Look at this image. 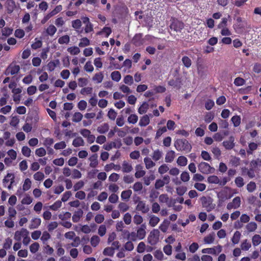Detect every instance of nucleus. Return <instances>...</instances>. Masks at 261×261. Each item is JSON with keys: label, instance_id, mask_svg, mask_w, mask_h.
I'll return each mask as SVG.
<instances>
[{"label": "nucleus", "instance_id": "ea45409f", "mask_svg": "<svg viewBox=\"0 0 261 261\" xmlns=\"http://www.w3.org/2000/svg\"><path fill=\"white\" fill-rule=\"evenodd\" d=\"M234 182L238 188H242L245 184L244 179L241 176L237 177L234 180Z\"/></svg>", "mask_w": 261, "mask_h": 261}, {"label": "nucleus", "instance_id": "13d9d810", "mask_svg": "<svg viewBox=\"0 0 261 261\" xmlns=\"http://www.w3.org/2000/svg\"><path fill=\"white\" fill-rule=\"evenodd\" d=\"M44 174L40 171L37 172L34 174V178L36 180L41 181L44 179Z\"/></svg>", "mask_w": 261, "mask_h": 261}, {"label": "nucleus", "instance_id": "2eb2a0df", "mask_svg": "<svg viewBox=\"0 0 261 261\" xmlns=\"http://www.w3.org/2000/svg\"><path fill=\"white\" fill-rule=\"evenodd\" d=\"M41 220L39 218H35L32 219L29 228L30 229L37 228L41 224Z\"/></svg>", "mask_w": 261, "mask_h": 261}, {"label": "nucleus", "instance_id": "5701e85b", "mask_svg": "<svg viewBox=\"0 0 261 261\" xmlns=\"http://www.w3.org/2000/svg\"><path fill=\"white\" fill-rule=\"evenodd\" d=\"M181 61L184 66L187 68H190L192 65V60L188 56H184L181 59Z\"/></svg>", "mask_w": 261, "mask_h": 261}, {"label": "nucleus", "instance_id": "39448f33", "mask_svg": "<svg viewBox=\"0 0 261 261\" xmlns=\"http://www.w3.org/2000/svg\"><path fill=\"white\" fill-rule=\"evenodd\" d=\"M15 176L13 173H8L3 179V184L5 187L10 190L14 182Z\"/></svg>", "mask_w": 261, "mask_h": 261}, {"label": "nucleus", "instance_id": "393cba45", "mask_svg": "<svg viewBox=\"0 0 261 261\" xmlns=\"http://www.w3.org/2000/svg\"><path fill=\"white\" fill-rule=\"evenodd\" d=\"M241 117L239 115L233 116L231 119V121L233 123L234 127L239 126L241 124Z\"/></svg>", "mask_w": 261, "mask_h": 261}, {"label": "nucleus", "instance_id": "58836bf2", "mask_svg": "<svg viewBox=\"0 0 261 261\" xmlns=\"http://www.w3.org/2000/svg\"><path fill=\"white\" fill-rule=\"evenodd\" d=\"M162 156V151H161L159 149H157L153 151L152 158L154 161H158L161 158Z\"/></svg>", "mask_w": 261, "mask_h": 261}, {"label": "nucleus", "instance_id": "4be33fe9", "mask_svg": "<svg viewBox=\"0 0 261 261\" xmlns=\"http://www.w3.org/2000/svg\"><path fill=\"white\" fill-rule=\"evenodd\" d=\"M142 167L141 165H137L136 166V172L135 174V176L136 178H139L144 176L145 174V171L142 170Z\"/></svg>", "mask_w": 261, "mask_h": 261}, {"label": "nucleus", "instance_id": "864d4df0", "mask_svg": "<svg viewBox=\"0 0 261 261\" xmlns=\"http://www.w3.org/2000/svg\"><path fill=\"white\" fill-rule=\"evenodd\" d=\"M245 80L240 77H238L234 79V84L237 86H243L245 84Z\"/></svg>", "mask_w": 261, "mask_h": 261}, {"label": "nucleus", "instance_id": "4d7b16f0", "mask_svg": "<svg viewBox=\"0 0 261 261\" xmlns=\"http://www.w3.org/2000/svg\"><path fill=\"white\" fill-rule=\"evenodd\" d=\"M35 42L32 44L31 47L33 49H37L38 48H40L42 45V42L41 40H37V38H36Z\"/></svg>", "mask_w": 261, "mask_h": 261}, {"label": "nucleus", "instance_id": "bf43d9fd", "mask_svg": "<svg viewBox=\"0 0 261 261\" xmlns=\"http://www.w3.org/2000/svg\"><path fill=\"white\" fill-rule=\"evenodd\" d=\"M22 153L23 155L27 157H29L31 155V150L28 146H23L21 149Z\"/></svg>", "mask_w": 261, "mask_h": 261}, {"label": "nucleus", "instance_id": "cd10ccee", "mask_svg": "<svg viewBox=\"0 0 261 261\" xmlns=\"http://www.w3.org/2000/svg\"><path fill=\"white\" fill-rule=\"evenodd\" d=\"M159 221L160 219L159 217L154 215H152L150 218L149 224L151 227H154L158 224Z\"/></svg>", "mask_w": 261, "mask_h": 261}, {"label": "nucleus", "instance_id": "2f4dec72", "mask_svg": "<svg viewBox=\"0 0 261 261\" xmlns=\"http://www.w3.org/2000/svg\"><path fill=\"white\" fill-rule=\"evenodd\" d=\"M132 194L130 190H127L122 192L121 197L123 200H128Z\"/></svg>", "mask_w": 261, "mask_h": 261}, {"label": "nucleus", "instance_id": "a19ab883", "mask_svg": "<svg viewBox=\"0 0 261 261\" xmlns=\"http://www.w3.org/2000/svg\"><path fill=\"white\" fill-rule=\"evenodd\" d=\"M207 181L210 184H219V178L216 175H211L208 177Z\"/></svg>", "mask_w": 261, "mask_h": 261}, {"label": "nucleus", "instance_id": "423d86ee", "mask_svg": "<svg viewBox=\"0 0 261 261\" xmlns=\"http://www.w3.org/2000/svg\"><path fill=\"white\" fill-rule=\"evenodd\" d=\"M134 201L135 203L138 202L136 208L137 211H141L143 214H146L149 211L148 206L144 201L135 200Z\"/></svg>", "mask_w": 261, "mask_h": 261}, {"label": "nucleus", "instance_id": "aec40b11", "mask_svg": "<svg viewBox=\"0 0 261 261\" xmlns=\"http://www.w3.org/2000/svg\"><path fill=\"white\" fill-rule=\"evenodd\" d=\"M72 145L75 147L84 146V141L82 137H77L73 140Z\"/></svg>", "mask_w": 261, "mask_h": 261}, {"label": "nucleus", "instance_id": "c03bdc74", "mask_svg": "<svg viewBox=\"0 0 261 261\" xmlns=\"http://www.w3.org/2000/svg\"><path fill=\"white\" fill-rule=\"evenodd\" d=\"M70 38L69 36L64 35L58 39V42L60 44H67L69 43Z\"/></svg>", "mask_w": 261, "mask_h": 261}, {"label": "nucleus", "instance_id": "ddd939ff", "mask_svg": "<svg viewBox=\"0 0 261 261\" xmlns=\"http://www.w3.org/2000/svg\"><path fill=\"white\" fill-rule=\"evenodd\" d=\"M234 141L233 137L231 136L229 138L228 140L224 141L222 143L226 149L230 150L234 147Z\"/></svg>", "mask_w": 261, "mask_h": 261}, {"label": "nucleus", "instance_id": "412c9836", "mask_svg": "<svg viewBox=\"0 0 261 261\" xmlns=\"http://www.w3.org/2000/svg\"><path fill=\"white\" fill-rule=\"evenodd\" d=\"M175 152L173 150L168 151L165 156V161L167 163L172 162L175 158Z\"/></svg>", "mask_w": 261, "mask_h": 261}, {"label": "nucleus", "instance_id": "c85d7f7f", "mask_svg": "<svg viewBox=\"0 0 261 261\" xmlns=\"http://www.w3.org/2000/svg\"><path fill=\"white\" fill-rule=\"evenodd\" d=\"M109 125L108 123H105L97 127V131L100 134H105L108 131Z\"/></svg>", "mask_w": 261, "mask_h": 261}, {"label": "nucleus", "instance_id": "0e129e2a", "mask_svg": "<svg viewBox=\"0 0 261 261\" xmlns=\"http://www.w3.org/2000/svg\"><path fill=\"white\" fill-rule=\"evenodd\" d=\"M138 120V117L136 114H131L127 119L129 123L135 124Z\"/></svg>", "mask_w": 261, "mask_h": 261}, {"label": "nucleus", "instance_id": "f704fd0d", "mask_svg": "<svg viewBox=\"0 0 261 261\" xmlns=\"http://www.w3.org/2000/svg\"><path fill=\"white\" fill-rule=\"evenodd\" d=\"M103 254L105 255L113 256L114 254V248L112 247H108L104 249Z\"/></svg>", "mask_w": 261, "mask_h": 261}, {"label": "nucleus", "instance_id": "f8f14e48", "mask_svg": "<svg viewBox=\"0 0 261 261\" xmlns=\"http://www.w3.org/2000/svg\"><path fill=\"white\" fill-rule=\"evenodd\" d=\"M243 175L246 174L250 178H253L255 176V169L250 167L249 169L244 167L242 169Z\"/></svg>", "mask_w": 261, "mask_h": 261}, {"label": "nucleus", "instance_id": "603ef678", "mask_svg": "<svg viewBox=\"0 0 261 261\" xmlns=\"http://www.w3.org/2000/svg\"><path fill=\"white\" fill-rule=\"evenodd\" d=\"M246 228L249 232L254 231L257 228V224L253 222H250L247 225Z\"/></svg>", "mask_w": 261, "mask_h": 261}, {"label": "nucleus", "instance_id": "c9c22d12", "mask_svg": "<svg viewBox=\"0 0 261 261\" xmlns=\"http://www.w3.org/2000/svg\"><path fill=\"white\" fill-rule=\"evenodd\" d=\"M57 29L53 24L49 25L46 30V33L51 36H53L56 32Z\"/></svg>", "mask_w": 261, "mask_h": 261}, {"label": "nucleus", "instance_id": "6e6552de", "mask_svg": "<svg viewBox=\"0 0 261 261\" xmlns=\"http://www.w3.org/2000/svg\"><path fill=\"white\" fill-rule=\"evenodd\" d=\"M20 70V67L18 65L11 64L6 69L5 74L6 75H14Z\"/></svg>", "mask_w": 261, "mask_h": 261}, {"label": "nucleus", "instance_id": "de8ad7c7", "mask_svg": "<svg viewBox=\"0 0 261 261\" xmlns=\"http://www.w3.org/2000/svg\"><path fill=\"white\" fill-rule=\"evenodd\" d=\"M247 190L249 192H253L256 188V185L255 182L250 181L246 187Z\"/></svg>", "mask_w": 261, "mask_h": 261}, {"label": "nucleus", "instance_id": "f03ea898", "mask_svg": "<svg viewBox=\"0 0 261 261\" xmlns=\"http://www.w3.org/2000/svg\"><path fill=\"white\" fill-rule=\"evenodd\" d=\"M160 233L157 229L151 230L147 238L148 243L151 245H156L159 241Z\"/></svg>", "mask_w": 261, "mask_h": 261}, {"label": "nucleus", "instance_id": "9d476101", "mask_svg": "<svg viewBox=\"0 0 261 261\" xmlns=\"http://www.w3.org/2000/svg\"><path fill=\"white\" fill-rule=\"evenodd\" d=\"M29 231L25 228H21L20 230H17L15 232L14 239L16 241H20L22 237L29 235Z\"/></svg>", "mask_w": 261, "mask_h": 261}, {"label": "nucleus", "instance_id": "09e8293b", "mask_svg": "<svg viewBox=\"0 0 261 261\" xmlns=\"http://www.w3.org/2000/svg\"><path fill=\"white\" fill-rule=\"evenodd\" d=\"M12 244V240L10 238H8L5 240V241L3 244V248L6 250H8L11 248Z\"/></svg>", "mask_w": 261, "mask_h": 261}, {"label": "nucleus", "instance_id": "e433bc0d", "mask_svg": "<svg viewBox=\"0 0 261 261\" xmlns=\"http://www.w3.org/2000/svg\"><path fill=\"white\" fill-rule=\"evenodd\" d=\"M99 242L100 238L96 235L92 236L91 238L90 243L91 245L94 247H96L99 243Z\"/></svg>", "mask_w": 261, "mask_h": 261}, {"label": "nucleus", "instance_id": "72a5a7b5", "mask_svg": "<svg viewBox=\"0 0 261 261\" xmlns=\"http://www.w3.org/2000/svg\"><path fill=\"white\" fill-rule=\"evenodd\" d=\"M155 177V175L152 173L149 176H145L143 178L144 184L146 186H149L150 184L151 181L154 180Z\"/></svg>", "mask_w": 261, "mask_h": 261}, {"label": "nucleus", "instance_id": "6e6d98bb", "mask_svg": "<svg viewBox=\"0 0 261 261\" xmlns=\"http://www.w3.org/2000/svg\"><path fill=\"white\" fill-rule=\"evenodd\" d=\"M146 249V245L144 242H141L139 243L137 248V251L139 253H142L144 252Z\"/></svg>", "mask_w": 261, "mask_h": 261}, {"label": "nucleus", "instance_id": "bb28decb", "mask_svg": "<svg viewBox=\"0 0 261 261\" xmlns=\"http://www.w3.org/2000/svg\"><path fill=\"white\" fill-rule=\"evenodd\" d=\"M112 79L115 82H119L121 78V73L118 71H113L111 74Z\"/></svg>", "mask_w": 261, "mask_h": 261}, {"label": "nucleus", "instance_id": "79ce46f5", "mask_svg": "<svg viewBox=\"0 0 261 261\" xmlns=\"http://www.w3.org/2000/svg\"><path fill=\"white\" fill-rule=\"evenodd\" d=\"M67 51L72 55H76L80 52V48L77 46L69 47Z\"/></svg>", "mask_w": 261, "mask_h": 261}, {"label": "nucleus", "instance_id": "49530a36", "mask_svg": "<svg viewBox=\"0 0 261 261\" xmlns=\"http://www.w3.org/2000/svg\"><path fill=\"white\" fill-rule=\"evenodd\" d=\"M252 241L253 246H257L261 243V237L259 234H255L252 237Z\"/></svg>", "mask_w": 261, "mask_h": 261}, {"label": "nucleus", "instance_id": "7ed1b4c3", "mask_svg": "<svg viewBox=\"0 0 261 261\" xmlns=\"http://www.w3.org/2000/svg\"><path fill=\"white\" fill-rule=\"evenodd\" d=\"M198 170L203 174H208L213 173L215 169L212 167L209 164L202 162L198 165Z\"/></svg>", "mask_w": 261, "mask_h": 261}, {"label": "nucleus", "instance_id": "f257e3e1", "mask_svg": "<svg viewBox=\"0 0 261 261\" xmlns=\"http://www.w3.org/2000/svg\"><path fill=\"white\" fill-rule=\"evenodd\" d=\"M174 146L178 151H190L192 149V146L189 142L186 140L178 139L174 142Z\"/></svg>", "mask_w": 261, "mask_h": 261}, {"label": "nucleus", "instance_id": "5fc2aeb1", "mask_svg": "<svg viewBox=\"0 0 261 261\" xmlns=\"http://www.w3.org/2000/svg\"><path fill=\"white\" fill-rule=\"evenodd\" d=\"M39 248V244L37 242L33 243L30 246V251L33 253H36L38 250Z\"/></svg>", "mask_w": 261, "mask_h": 261}, {"label": "nucleus", "instance_id": "1a4fd4ad", "mask_svg": "<svg viewBox=\"0 0 261 261\" xmlns=\"http://www.w3.org/2000/svg\"><path fill=\"white\" fill-rule=\"evenodd\" d=\"M217 249L218 250V253H219L222 251V247L220 245H218L217 247L214 248H207L203 249L201 251L203 253H207L211 254L213 255H217V253L216 252Z\"/></svg>", "mask_w": 261, "mask_h": 261}, {"label": "nucleus", "instance_id": "b1692460", "mask_svg": "<svg viewBox=\"0 0 261 261\" xmlns=\"http://www.w3.org/2000/svg\"><path fill=\"white\" fill-rule=\"evenodd\" d=\"M145 167L147 169H149L154 167L155 164L148 157H146L144 159Z\"/></svg>", "mask_w": 261, "mask_h": 261}, {"label": "nucleus", "instance_id": "20e7f679", "mask_svg": "<svg viewBox=\"0 0 261 261\" xmlns=\"http://www.w3.org/2000/svg\"><path fill=\"white\" fill-rule=\"evenodd\" d=\"M184 26V23L182 21L174 19L170 25V28L176 32H180Z\"/></svg>", "mask_w": 261, "mask_h": 261}, {"label": "nucleus", "instance_id": "7c9ffc66", "mask_svg": "<svg viewBox=\"0 0 261 261\" xmlns=\"http://www.w3.org/2000/svg\"><path fill=\"white\" fill-rule=\"evenodd\" d=\"M149 108V105L146 102H144L138 109V113L140 114L145 113Z\"/></svg>", "mask_w": 261, "mask_h": 261}, {"label": "nucleus", "instance_id": "a878e982", "mask_svg": "<svg viewBox=\"0 0 261 261\" xmlns=\"http://www.w3.org/2000/svg\"><path fill=\"white\" fill-rule=\"evenodd\" d=\"M133 169V167L129 163L126 161H124L122 164V171L123 172H130Z\"/></svg>", "mask_w": 261, "mask_h": 261}, {"label": "nucleus", "instance_id": "052dcab7", "mask_svg": "<svg viewBox=\"0 0 261 261\" xmlns=\"http://www.w3.org/2000/svg\"><path fill=\"white\" fill-rule=\"evenodd\" d=\"M251 244L247 242V240H244L241 244V247L243 250L247 251L251 247Z\"/></svg>", "mask_w": 261, "mask_h": 261}, {"label": "nucleus", "instance_id": "774afa93", "mask_svg": "<svg viewBox=\"0 0 261 261\" xmlns=\"http://www.w3.org/2000/svg\"><path fill=\"white\" fill-rule=\"evenodd\" d=\"M117 116V113L113 109H111L108 113V117L111 120H114Z\"/></svg>", "mask_w": 261, "mask_h": 261}, {"label": "nucleus", "instance_id": "f3484780", "mask_svg": "<svg viewBox=\"0 0 261 261\" xmlns=\"http://www.w3.org/2000/svg\"><path fill=\"white\" fill-rule=\"evenodd\" d=\"M97 154H92L89 159L90 161V166L92 168H95L98 165V160H97Z\"/></svg>", "mask_w": 261, "mask_h": 261}, {"label": "nucleus", "instance_id": "c756f323", "mask_svg": "<svg viewBox=\"0 0 261 261\" xmlns=\"http://www.w3.org/2000/svg\"><path fill=\"white\" fill-rule=\"evenodd\" d=\"M241 234L240 232L239 231H236L231 239V241L232 243L235 245L239 243V241L240 240Z\"/></svg>", "mask_w": 261, "mask_h": 261}, {"label": "nucleus", "instance_id": "4468645a", "mask_svg": "<svg viewBox=\"0 0 261 261\" xmlns=\"http://www.w3.org/2000/svg\"><path fill=\"white\" fill-rule=\"evenodd\" d=\"M145 229L146 225L143 224H142L141 227L137 230V234L139 240H142L145 238L146 236Z\"/></svg>", "mask_w": 261, "mask_h": 261}, {"label": "nucleus", "instance_id": "a18cd8bd", "mask_svg": "<svg viewBox=\"0 0 261 261\" xmlns=\"http://www.w3.org/2000/svg\"><path fill=\"white\" fill-rule=\"evenodd\" d=\"M31 187V180L27 178L24 180L23 185L22 186L23 191H27L29 190Z\"/></svg>", "mask_w": 261, "mask_h": 261}, {"label": "nucleus", "instance_id": "338daca9", "mask_svg": "<svg viewBox=\"0 0 261 261\" xmlns=\"http://www.w3.org/2000/svg\"><path fill=\"white\" fill-rule=\"evenodd\" d=\"M133 221L134 223L137 225L140 224L143 222V218L141 216L136 214L134 216Z\"/></svg>", "mask_w": 261, "mask_h": 261}, {"label": "nucleus", "instance_id": "37998d69", "mask_svg": "<svg viewBox=\"0 0 261 261\" xmlns=\"http://www.w3.org/2000/svg\"><path fill=\"white\" fill-rule=\"evenodd\" d=\"M83 118V115L80 112H75L72 117V121L74 122H79L81 121Z\"/></svg>", "mask_w": 261, "mask_h": 261}, {"label": "nucleus", "instance_id": "e2e57ef3", "mask_svg": "<svg viewBox=\"0 0 261 261\" xmlns=\"http://www.w3.org/2000/svg\"><path fill=\"white\" fill-rule=\"evenodd\" d=\"M123 82L125 84L131 85L133 84V77L130 75H126L124 77Z\"/></svg>", "mask_w": 261, "mask_h": 261}, {"label": "nucleus", "instance_id": "4c0bfd02", "mask_svg": "<svg viewBox=\"0 0 261 261\" xmlns=\"http://www.w3.org/2000/svg\"><path fill=\"white\" fill-rule=\"evenodd\" d=\"M103 79V75L102 72L96 73L93 77L92 80L97 83H100Z\"/></svg>", "mask_w": 261, "mask_h": 261}, {"label": "nucleus", "instance_id": "a211bd4d", "mask_svg": "<svg viewBox=\"0 0 261 261\" xmlns=\"http://www.w3.org/2000/svg\"><path fill=\"white\" fill-rule=\"evenodd\" d=\"M149 122L150 119L149 116L147 115H145L140 118L139 125L140 126H146Z\"/></svg>", "mask_w": 261, "mask_h": 261}, {"label": "nucleus", "instance_id": "69168bd1", "mask_svg": "<svg viewBox=\"0 0 261 261\" xmlns=\"http://www.w3.org/2000/svg\"><path fill=\"white\" fill-rule=\"evenodd\" d=\"M118 208L121 212L124 213L129 209V206L124 202H120L118 205Z\"/></svg>", "mask_w": 261, "mask_h": 261}, {"label": "nucleus", "instance_id": "3c124183", "mask_svg": "<svg viewBox=\"0 0 261 261\" xmlns=\"http://www.w3.org/2000/svg\"><path fill=\"white\" fill-rule=\"evenodd\" d=\"M62 205V202L60 200L56 201L53 204L49 206V208L53 211L58 210Z\"/></svg>", "mask_w": 261, "mask_h": 261}, {"label": "nucleus", "instance_id": "680f3d73", "mask_svg": "<svg viewBox=\"0 0 261 261\" xmlns=\"http://www.w3.org/2000/svg\"><path fill=\"white\" fill-rule=\"evenodd\" d=\"M35 153L37 156L42 157L46 154V151L44 148L40 147L36 150Z\"/></svg>", "mask_w": 261, "mask_h": 261}, {"label": "nucleus", "instance_id": "6ab92c4d", "mask_svg": "<svg viewBox=\"0 0 261 261\" xmlns=\"http://www.w3.org/2000/svg\"><path fill=\"white\" fill-rule=\"evenodd\" d=\"M83 214V211L82 210L75 211L72 217L73 222L75 223L79 222Z\"/></svg>", "mask_w": 261, "mask_h": 261}, {"label": "nucleus", "instance_id": "9b49d317", "mask_svg": "<svg viewBox=\"0 0 261 261\" xmlns=\"http://www.w3.org/2000/svg\"><path fill=\"white\" fill-rule=\"evenodd\" d=\"M168 84L169 86L176 88L177 89H179L182 85L181 78L177 77L174 79H171L168 81Z\"/></svg>", "mask_w": 261, "mask_h": 261}, {"label": "nucleus", "instance_id": "dca6fc26", "mask_svg": "<svg viewBox=\"0 0 261 261\" xmlns=\"http://www.w3.org/2000/svg\"><path fill=\"white\" fill-rule=\"evenodd\" d=\"M59 64L60 61L58 59L50 61L47 65L48 70L50 72L54 71Z\"/></svg>", "mask_w": 261, "mask_h": 261}, {"label": "nucleus", "instance_id": "8fccbe9b", "mask_svg": "<svg viewBox=\"0 0 261 261\" xmlns=\"http://www.w3.org/2000/svg\"><path fill=\"white\" fill-rule=\"evenodd\" d=\"M89 44V40L86 37H84L81 39V41L79 44V46L81 47H84L88 46Z\"/></svg>", "mask_w": 261, "mask_h": 261}, {"label": "nucleus", "instance_id": "473e14b6", "mask_svg": "<svg viewBox=\"0 0 261 261\" xmlns=\"http://www.w3.org/2000/svg\"><path fill=\"white\" fill-rule=\"evenodd\" d=\"M187 159L182 155L179 156L177 160V163L180 166H185L187 164Z\"/></svg>", "mask_w": 261, "mask_h": 261}, {"label": "nucleus", "instance_id": "0eeeda50", "mask_svg": "<svg viewBox=\"0 0 261 261\" xmlns=\"http://www.w3.org/2000/svg\"><path fill=\"white\" fill-rule=\"evenodd\" d=\"M62 8L61 5L57 6L53 10L44 17L43 19L41 21V23L43 24L45 23L52 16L60 12L62 10Z\"/></svg>", "mask_w": 261, "mask_h": 261}]
</instances>
